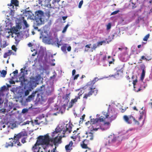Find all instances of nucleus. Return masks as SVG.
Masks as SVG:
<instances>
[{
  "label": "nucleus",
  "instance_id": "f257e3e1",
  "mask_svg": "<svg viewBox=\"0 0 152 152\" xmlns=\"http://www.w3.org/2000/svg\"><path fill=\"white\" fill-rule=\"evenodd\" d=\"M115 116L111 115L110 112H103L102 115L99 118L91 119L90 121L86 123L91 126V131H96L100 129L102 130H106L110 128V123L115 119Z\"/></svg>",
  "mask_w": 152,
  "mask_h": 152
},
{
  "label": "nucleus",
  "instance_id": "f03ea898",
  "mask_svg": "<svg viewBox=\"0 0 152 152\" xmlns=\"http://www.w3.org/2000/svg\"><path fill=\"white\" fill-rule=\"evenodd\" d=\"M72 127L69 124H64L60 127L58 126L55 131L52 133V137L54 138H51V142H53L55 146H57L62 142V137H65L66 133H69L72 131Z\"/></svg>",
  "mask_w": 152,
  "mask_h": 152
},
{
  "label": "nucleus",
  "instance_id": "7ed1b4c3",
  "mask_svg": "<svg viewBox=\"0 0 152 152\" xmlns=\"http://www.w3.org/2000/svg\"><path fill=\"white\" fill-rule=\"evenodd\" d=\"M27 135V133L25 130H23L19 133L16 134H15L13 139L11 138L12 140L8 142H7L6 143L5 147L8 148L9 147H13L15 146H20L22 144L20 143L19 139ZM10 140V138H9Z\"/></svg>",
  "mask_w": 152,
  "mask_h": 152
},
{
  "label": "nucleus",
  "instance_id": "20e7f679",
  "mask_svg": "<svg viewBox=\"0 0 152 152\" xmlns=\"http://www.w3.org/2000/svg\"><path fill=\"white\" fill-rule=\"evenodd\" d=\"M50 142H51V138L50 137L48 134L44 136H39L37 138L36 142L33 146L32 150L34 152L36 151L39 152V149L37 147L38 146L40 145L48 146L50 145Z\"/></svg>",
  "mask_w": 152,
  "mask_h": 152
},
{
  "label": "nucleus",
  "instance_id": "39448f33",
  "mask_svg": "<svg viewBox=\"0 0 152 152\" xmlns=\"http://www.w3.org/2000/svg\"><path fill=\"white\" fill-rule=\"evenodd\" d=\"M96 82V78L93 80L88 82L87 84V88L89 91L88 93L91 96L93 94L96 95L97 94L98 90L95 87L93 86L94 84Z\"/></svg>",
  "mask_w": 152,
  "mask_h": 152
},
{
  "label": "nucleus",
  "instance_id": "423d86ee",
  "mask_svg": "<svg viewBox=\"0 0 152 152\" xmlns=\"http://www.w3.org/2000/svg\"><path fill=\"white\" fill-rule=\"evenodd\" d=\"M123 118L124 121L128 124H132V121H133L135 124L137 125L140 124L139 121L136 120L135 118L132 115L129 116L124 115V116Z\"/></svg>",
  "mask_w": 152,
  "mask_h": 152
},
{
  "label": "nucleus",
  "instance_id": "0eeeda50",
  "mask_svg": "<svg viewBox=\"0 0 152 152\" xmlns=\"http://www.w3.org/2000/svg\"><path fill=\"white\" fill-rule=\"evenodd\" d=\"M116 140V137L114 135H110L106 140L105 145H110L112 143L115 142Z\"/></svg>",
  "mask_w": 152,
  "mask_h": 152
},
{
  "label": "nucleus",
  "instance_id": "6e6552de",
  "mask_svg": "<svg viewBox=\"0 0 152 152\" xmlns=\"http://www.w3.org/2000/svg\"><path fill=\"white\" fill-rule=\"evenodd\" d=\"M39 3L41 6H44L49 8H51L50 1L51 0H38Z\"/></svg>",
  "mask_w": 152,
  "mask_h": 152
},
{
  "label": "nucleus",
  "instance_id": "1a4fd4ad",
  "mask_svg": "<svg viewBox=\"0 0 152 152\" xmlns=\"http://www.w3.org/2000/svg\"><path fill=\"white\" fill-rule=\"evenodd\" d=\"M35 18L37 20H42V17L44 15L43 12L40 10H38L35 12Z\"/></svg>",
  "mask_w": 152,
  "mask_h": 152
},
{
  "label": "nucleus",
  "instance_id": "9d476101",
  "mask_svg": "<svg viewBox=\"0 0 152 152\" xmlns=\"http://www.w3.org/2000/svg\"><path fill=\"white\" fill-rule=\"evenodd\" d=\"M74 147V143L72 141H70L69 144L65 146V149L66 152H70L72 150L73 148Z\"/></svg>",
  "mask_w": 152,
  "mask_h": 152
},
{
  "label": "nucleus",
  "instance_id": "9b49d317",
  "mask_svg": "<svg viewBox=\"0 0 152 152\" xmlns=\"http://www.w3.org/2000/svg\"><path fill=\"white\" fill-rule=\"evenodd\" d=\"M88 143V140H87V139H84L81 143L80 145L82 148H88L89 150H90L91 149L89 148L87 146Z\"/></svg>",
  "mask_w": 152,
  "mask_h": 152
},
{
  "label": "nucleus",
  "instance_id": "f8f14e48",
  "mask_svg": "<svg viewBox=\"0 0 152 152\" xmlns=\"http://www.w3.org/2000/svg\"><path fill=\"white\" fill-rule=\"evenodd\" d=\"M86 137L87 139V140H88V141L89 140H92L93 139L94 135L92 133L86 132Z\"/></svg>",
  "mask_w": 152,
  "mask_h": 152
},
{
  "label": "nucleus",
  "instance_id": "ddd939ff",
  "mask_svg": "<svg viewBox=\"0 0 152 152\" xmlns=\"http://www.w3.org/2000/svg\"><path fill=\"white\" fill-rule=\"evenodd\" d=\"M15 36V44L16 45L18 44L21 38L20 34L19 32H18V33H16Z\"/></svg>",
  "mask_w": 152,
  "mask_h": 152
},
{
  "label": "nucleus",
  "instance_id": "4468645a",
  "mask_svg": "<svg viewBox=\"0 0 152 152\" xmlns=\"http://www.w3.org/2000/svg\"><path fill=\"white\" fill-rule=\"evenodd\" d=\"M73 133L74 134H72V135L71 137V138L74 141H75L77 138L78 135L79 133L77 132V131L75 130L74 131Z\"/></svg>",
  "mask_w": 152,
  "mask_h": 152
},
{
  "label": "nucleus",
  "instance_id": "2eb2a0df",
  "mask_svg": "<svg viewBox=\"0 0 152 152\" xmlns=\"http://www.w3.org/2000/svg\"><path fill=\"white\" fill-rule=\"evenodd\" d=\"M37 91H35L32 93L31 95H29L28 98L26 99V100L27 102H30L32 100L35 95V94L37 93Z\"/></svg>",
  "mask_w": 152,
  "mask_h": 152
},
{
  "label": "nucleus",
  "instance_id": "dca6fc26",
  "mask_svg": "<svg viewBox=\"0 0 152 152\" xmlns=\"http://www.w3.org/2000/svg\"><path fill=\"white\" fill-rule=\"evenodd\" d=\"M79 98V97H77L76 96L75 99H72L70 102L71 104L70 107H72L73 105L77 101L78 99H80Z\"/></svg>",
  "mask_w": 152,
  "mask_h": 152
},
{
  "label": "nucleus",
  "instance_id": "f3484780",
  "mask_svg": "<svg viewBox=\"0 0 152 152\" xmlns=\"http://www.w3.org/2000/svg\"><path fill=\"white\" fill-rule=\"evenodd\" d=\"M143 107H142V108H141V109L142 110L141 112L140 111V117L139 118V120L138 121H139V122H140V120L141 119H142V118L143 116V115L144 114H145L146 112L145 111V110H143Z\"/></svg>",
  "mask_w": 152,
  "mask_h": 152
},
{
  "label": "nucleus",
  "instance_id": "a211bd4d",
  "mask_svg": "<svg viewBox=\"0 0 152 152\" xmlns=\"http://www.w3.org/2000/svg\"><path fill=\"white\" fill-rule=\"evenodd\" d=\"M60 42L61 41H59L58 38H55L54 43L58 48H59L60 46L61 45V44L60 43Z\"/></svg>",
  "mask_w": 152,
  "mask_h": 152
},
{
  "label": "nucleus",
  "instance_id": "6ab92c4d",
  "mask_svg": "<svg viewBox=\"0 0 152 152\" xmlns=\"http://www.w3.org/2000/svg\"><path fill=\"white\" fill-rule=\"evenodd\" d=\"M12 53V51L11 50H9L8 52L5 53L4 55V58H6L8 56H10Z\"/></svg>",
  "mask_w": 152,
  "mask_h": 152
},
{
  "label": "nucleus",
  "instance_id": "aec40b11",
  "mask_svg": "<svg viewBox=\"0 0 152 152\" xmlns=\"http://www.w3.org/2000/svg\"><path fill=\"white\" fill-rule=\"evenodd\" d=\"M134 89L135 91L138 92L142 90V89L141 87H140L139 85H137L136 86H134Z\"/></svg>",
  "mask_w": 152,
  "mask_h": 152
},
{
  "label": "nucleus",
  "instance_id": "412c9836",
  "mask_svg": "<svg viewBox=\"0 0 152 152\" xmlns=\"http://www.w3.org/2000/svg\"><path fill=\"white\" fill-rule=\"evenodd\" d=\"M11 3L15 6H18L19 2L18 0H11Z\"/></svg>",
  "mask_w": 152,
  "mask_h": 152
},
{
  "label": "nucleus",
  "instance_id": "4be33fe9",
  "mask_svg": "<svg viewBox=\"0 0 152 152\" xmlns=\"http://www.w3.org/2000/svg\"><path fill=\"white\" fill-rule=\"evenodd\" d=\"M67 44H64L61 47V50L64 52H66V48L67 47Z\"/></svg>",
  "mask_w": 152,
  "mask_h": 152
},
{
  "label": "nucleus",
  "instance_id": "5701e85b",
  "mask_svg": "<svg viewBox=\"0 0 152 152\" xmlns=\"http://www.w3.org/2000/svg\"><path fill=\"white\" fill-rule=\"evenodd\" d=\"M120 72L121 73H122V72H121L120 70H119L117 71L116 74H115L114 75H111V76L112 77H114L115 78H117L119 76V72Z\"/></svg>",
  "mask_w": 152,
  "mask_h": 152
},
{
  "label": "nucleus",
  "instance_id": "b1692460",
  "mask_svg": "<svg viewBox=\"0 0 152 152\" xmlns=\"http://www.w3.org/2000/svg\"><path fill=\"white\" fill-rule=\"evenodd\" d=\"M145 71L144 69H143L142 71L140 79L142 81H143V79L144 78L145 76Z\"/></svg>",
  "mask_w": 152,
  "mask_h": 152
},
{
  "label": "nucleus",
  "instance_id": "393cba45",
  "mask_svg": "<svg viewBox=\"0 0 152 152\" xmlns=\"http://www.w3.org/2000/svg\"><path fill=\"white\" fill-rule=\"evenodd\" d=\"M18 30L16 28H13L11 30V32L12 33V35L13 34H15L16 33H18Z\"/></svg>",
  "mask_w": 152,
  "mask_h": 152
},
{
  "label": "nucleus",
  "instance_id": "a878e982",
  "mask_svg": "<svg viewBox=\"0 0 152 152\" xmlns=\"http://www.w3.org/2000/svg\"><path fill=\"white\" fill-rule=\"evenodd\" d=\"M2 43H3V44L2 45L1 42H0V45H1V48H5L7 45L6 44L7 43H6V41H3Z\"/></svg>",
  "mask_w": 152,
  "mask_h": 152
},
{
  "label": "nucleus",
  "instance_id": "bb28decb",
  "mask_svg": "<svg viewBox=\"0 0 152 152\" xmlns=\"http://www.w3.org/2000/svg\"><path fill=\"white\" fill-rule=\"evenodd\" d=\"M7 71L5 70H3L1 72V76L2 77H5Z\"/></svg>",
  "mask_w": 152,
  "mask_h": 152
},
{
  "label": "nucleus",
  "instance_id": "cd10ccee",
  "mask_svg": "<svg viewBox=\"0 0 152 152\" xmlns=\"http://www.w3.org/2000/svg\"><path fill=\"white\" fill-rule=\"evenodd\" d=\"M23 24L25 25V28H27L29 26L28 25V24L27 23L26 20H25L24 19V18H23Z\"/></svg>",
  "mask_w": 152,
  "mask_h": 152
},
{
  "label": "nucleus",
  "instance_id": "c85d7f7f",
  "mask_svg": "<svg viewBox=\"0 0 152 152\" xmlns=\"http://www.w3.org/2000/svg\"><path fill=\"white\" fill-rule=\"evenodd\" d=\"M91 96V95L89 93H88L85 94L83 96V99H88V97H90Z\"/></svg>",
  "mask_w": 152,
  "mask_h": 152
},
{
  "label": "nucleus",
  "instance_id": "c756f323",
  "mask_svg": "<svg viewBox=\"0 0 152 152\" xmlns=\"http://www.w3.org/2000/svg\"><path fill=\"white\" fill-rule=\"evenodd\" d=\"M7 89V87L6 86H4L1 87L0 89V95L2 93L3 91H4Z\"/></svg>",
  "mask_w": 152,
  "mask_h": 152
},
{
  "label": "nucleus",
  "instance_id": "7c9ffc66",
  "mask_svg": "<svg viewBox=\"0 0 152 152\" xmlns=\"http://www.w3.org/2000/svg\"><path fill=\"white\" fill-rule=\"evenodd\" d=\"M112 60H110L109 59H108L107 61L108 62L109 64V66H110V65L112 64H114V62L115 61V59L113 58H112Z\"/></svg>",
  "mask_w": 152,
  "mask_h": 152
},
{
  "label": "nucleus",
  "instance_id": "2f4dec72",
  "mask_svg": "<svg viewBox=\"0 0 152 152\" xmlns=\"http://www.w3.org/2000/svg\"><path fill=\"white\" fill-rule=\"evenodd\" d=\"M84 93V91H83L82 90H80L79 93L78 94V96H76L77 97H79L80 98L79 99H80V97L82 95V94H83Z\"/></svg>",
  "mask_w": 152,
  "mask_h": 152
},
{
  "label": "nucleus",
  "instance_id": "473e14b6",
  "mask_svg": "<svg viewBox=\"0 0 152 152\" xmlns=\"http://www.w3.org/2000/svg\"><path fill=\"white\" fill-rule=\"evenodd\" d=\"M150 34H147L146 36H145L144 38L143 39V40L144 41H147L148 38L149 37Z\"/></svg>",
  "mask_w": 152,
  "mask_h": 152
},
{
  "label": "nucleus",
  "instance_id": "72a5a7b5",
  "mask_svg": "<svg viewBox=\"0 0 152 152\" xmlns=\"http://www.w3.org/2000/svg\"><path fill=\"white\" fill-rule=\"evenodd\" d=\"M27 136H26V137ZM25 137H26V136L23 137H23L21 139V142L22 143H24L26 142V138Z\"/></svg>",
  "mask_w": 152,
  "mask_h": 152
},
{
  "label": "nucleus",
  "instance_id": "f704fd0d",
  "mask_svg": "<svg viewBox=\"0 0 152 152\" xmlns=\"http://www.w3.org/2000/svg\"><path fill=\"white\" fill-rule=\"evenodd\" d=\"M45 89V86L42 85L41 86L40 88H39L38 90V91H42L43 90H44Z\"/></svg>",
  "mask_w": 152,
  "mask_h": 152
},
{
  "label": "nucleus",
  "instance_id": "c9c22d12",
  "mask_svg": "<svg viewBox=\"0 0 152 152\" xmlns=\"http://www.w3.org/2000/svg\"><path fill=\"white\" fill-rule=\"evenodd\" d=\"M69 26V25L68 24H67L64 27L62 31L63 33H64L66 31V29Z\"/></svg>",
  "mask_w": 152,
  "mask_h": 152
},
{
  "label": "nucleus",
  "instance_id": "e433bc0d",
  "mask_svg": "<svg viewBox=\"0 0 152 152\" xmlns=\"http://www.w3.org/2000/svg\"><path fill=\"white\" fill-rule=\"evenodd\" d=\"M105 43V42L104 41H101L97 43V46L102 45L103 43Z\"/></svg>",
  "mask_w": 152,
  "mask_h": 152
},
{
  "label": "nucleus",
  "instance_id": "4c0bfd02",
  "mask_svg": "<svg viewBox=\"0 0 152 152\" xmlns=\"http://www.w3.org/2000/svg\"><path fill=\"white\" fill-rule=\"evenodd\" d=\"M28 111V109L26 108H24L23 109L22 111V113H25L26 112H27Z\"/></svg>",
  "mask_w": 152,
  "mask_h": 152
},
{
  "label": "nucleus",
  "instance_id": "58836bf2",
  "mask_svg": "<svg viewBox=\"0 0 152 152\" xmlns=\"http://www.w3.org/2000/svg\"><path fill=\"white\" fill-rule=\"evenodd\" d=\"M97 45L96 44H94L93 45V46L92 48V50H95L97 47Z\"/></svg>",
  "mask_w": 152,
  "mask_h": 152
},
{
  "label": "nucleus",
  "instance_id": "ea45409f",
  "mask_svg": "<svg viewBox=\"0 0 152 152\" xmlns=\"http://www.w3.org/2000/svg\"><path fill=\"white\" fill-rule=\"evenodd\" d=\"M36 79L37 81H39L41 79V77L40 75H38L36 76Z\"/></svg>",
  "mask_w": 152,
  "mask_h": 152
},
{
  "label": "nucleus",
  "instance_id": "a19ab883",
  "mask_svg": "<svg viewBox=\"0 0 152 152\" xmlns=\"http://www.w3.org/2000/svg\"><path fill=\"white\" fill-rule=\"evenodd\" d=\"M83 0H81L80 2L78 5V7L79 8H81L82 5L83 4Z\"/></svg>",
  "mask_w": 152,
  "mask_h": 152
},
{
  "label": "nucleus",
  "instance_id": "79ce46f5",
  "mask_svg": "<svg viewBox=\"0 0 152 152\" xmlns=\"http://www.w3.org/2000/svg\"><path fill=\"white\" fill-rule=\"evenodd\" d=\"M111 28V24L110 23H109L107 26V30L110 29Z\"/></svg>",
  "mask_w": 152,
  "mask_h": 152
},
{
  "label": "nucleus",
  "instance_id": "37998d69",
  "mask_svg": "<svg viewBox=\"0 0 152 152\" xmlns=\"http://www.w3.org/2000/svg\"><path fill=\"white\" fill-rule=\"evenodd\" d=\"M12 50H14L15 52H16L17 50V48L15 45H13L12 46Z\"/></svg>",
  "mask_w": 152,
  "mask_h": 152
},
{
  "label": "nucleus",
  "instance_id": "c03bdc74",
  "mask_svg": "<svg viewBox=\"0 0 152 152\" xmlns=\"http://www.w3.org/2000/svg\"><path fill=\"white\" fill-rule=\"evenodd\" d=\"M145 58H146V61H150L152 59V58L150 56H146V57H145Z\"/></svg>",
  "mask_w": 152,
  "mask_h": 152
},
{
  "label": "nucleus",
  "instance_id": "a18cd8bd",
  "mask_svg": "<svg viewBox=\"0 0 152 152\" xmlns=\"http://www.w3.org/2000/svg\"><path fill=\"white\" fill-rule=\"evenodd\" d=\"M132 8L134 9L137 6H136L135 3H134L133 2H132Z\"/></svg>",
  "mask_w": 152,
  "mask_h": 152
},
{
  "label": "nucleus",
  "instance_id": "49530a36",
  "mask_svg": "<svg viewBox=\"0 0 152 152\" xmlns=\"http://www.w3.org/2000/svg\"><path fill=\"white\" fill-rule=\"evenodd\" d=\"M137 79H136L135 80H134L133 81V86H136V83L137 82Z\"/></svg>",
  "mask_w": 152,
  "mask_h": 152
},
{
  "label": "nucleus",
  "instance_id": "de8ad7c7",
  "mask_svg": "<svg viewBox=\"0 0 152 152\" xmlns=\"http://www.w3.org/2000/svg\"><path fill=\"white\" fill-rule=\"evenodd\" d=\"M29 93V91L28 90H26L25 92V95L27 96Z\"/></svg>",
  "mask_w": 152,
  "mask_h": 152
},
{
  "label": "nucleus",
  "instance_id": "09e8293b",
  "mask_svg": "<svg viewBox=\"0 0 152 152\" xmlns=\"http://www.w3.org/2000/svg\"><path fill=\"white\" fill-rule=\"evenodd\" d=\"M119 11V10H117V11H115L113 12H112L111 14V15H114L117 14L118 12Z\"/></svg>",
  "mask_w": 152,
  "mask_h": 152
},
{
  "label": "nucleus",
  "instance_id": "8fccbe9b",
  "mask_svg": "<svg viewBox=\"0 0 152 152\" xmlns=\"http://www.w3.org/2000/svg\"><path fill=\"white\" fill-rule=\"evenodd\" d=\"M107 58V56L106 55H104L102 57L101 61H104L106 60Z\"/></svg>",
  "mask_w": 152,
  "mask_h": 152
},
{
  "label": "nucleus",
  "instance_id": "3c124183",
  "mask_svg": "<svg viewBox=\"0 0 152 152\" xmlns=\"http://www.w3.org/2000/svg\"><path fill=\"white\" fill-rule=\"evenodd\" d=\"M44 119H45V121H39L40 124H46V119L45 118Z\"/></svg>",
  "mask_w": 152,
  "mask_h": 152
},
{
  "label": "nucleus",
  "instance_id": "603ef678",
  "mask_svg": "<svg viewBox=\"0 0 152 152\" xmlns=\"http://www.w3.org/2000/svg\"><path fill=\"white\" fill-rule=\"evenodd\" d=\"M146 58H145V57L144 56H141V57L140 58V61H142V60H146Z\"/></svg>",
  "mask_w": 152,
  "mask_h": 152
},
{
  "label": "nucleus",
  "instance_id": "864d4df0",
  "mask_svg": "<svg viewBox=\"0 0 152 152\" xmlns=\"http://www.w3.org/2000/svg\"><path fill=\"white\" fill-rule=\"evenodd\" d=\"M71 50V47L70 46H69L67 47V50L69 52Z\"/></svg>",
  "mask_w": 152,
  "mask_h": 152
},
{
  "label": "nucleus",
  "instance_id": "5fc2aeb1",
  "mask_svg": "<svg viewBox=\"0 0 152 152\" xmlns=\"http://www.w3.org/2000/svg\"><path fill=\"white\" fill-rule=\"evenodd\" d=\"M79 76V74L76 75L74 77V80H75L77 79Z\"/></svg>",
  "mask_w": 152,
  "mask_h": 152
},
{
  "label": "nucleus",
  "instance_id": "6e6d98bb",
  "mask_svg": "<svg viewBox=\"0 0 152 152\" xmlns=\"http://www.w3.org/2000/svg\"><path fill=\"white\" fill-rule=\"evenodd\" d=\"M18 70H16L15 71L13 72V73L14 74V75H16L18 73Z\"/></svg>",
  "mask_w": 152,
  "mask_h": 152
},
{
  "label": "nucleus",
  "instance_id": "4d7b16f0",
  "mask_svg": "<svg viewBox=\"0 0 152 152\" xmlns=\"http://www.w3.org/2000/svg\"><path fill=\"white\" fill-rule=\"evenodd\" d=\"M34 122L36 125H39L40 124L39 122V123L38 122V120H34Z\"/></svg>",
  "mask_w": 152,
  "mask_h": 152
},
{
  "label": "nucleus",
  "instance_id": "13d9d810",
  "mask_svg": "<svg viewBox=\"0 0 152 152\" xmlns=\"http://www.w3.org/2000/svg\"><path fill=\"white\" fill-rule=\"evenodd\" d=\"M83 87H81V88H78V89H76L75 90V91H80V90H82V89H83Z\"/></svg>",
  "mask_w": 152,
  "mask_h": 152
},
{
  "label": "nucleus",
  "instance_id": "bf43d9fd",
  "mask_svg": "<svg viewBox=\"0 0 152 152\" xmlns=\"http://www.w3.org/2000/svg\"><path fill=\"white\" fill-rule=\"evenodd\" d=\"M76 73V70L75 69H74L72 70V75L73 76Z\"/></svg>",
  "mask_w": 152,
  "mask_h": 152
},
{
  "label": "nucleus",
  "instance_id": "052dcab7",
  "mask_svg": "<svg viewBox=\"0 0 152 152\" xmlns=\"http://www.w3.org/2000/svg\"><path fill=\"white\" fill-rule=\"evenodd\" d=\"M60 1V0H54L53 1L52 3L53 4H54V3H56V2H57L58 3Z\"/></svg>",
  "mask_w": 152,
  "mask_h": 152
},
{
  "label": "nucleus",
  "instance_id": "680f3d73",
  "mask_svg": "<svg viewBox=\"0 0 152 152\" xmlns=\"http://www.w3.org/2000/svg\"><path fill=\"white\" fill-rule=\"evenodd\" d=\"M133 110H136V111H138V110L136 108V106H134L133 107Z\"/></svg>",
  "mask_w": 152,
  "mask_h": 152
},
{
  "label": "nucleus",
  "instance_id": "e2e57ef3",
  "mask_svg": "<svg viewBox=\"0 0 152 152\" xmlns=\"http://www.w3.org/2000/svg\"><path fill=\"white\" fill-rule=\"evenodd\" d=\"M91 45V44L86 45L85 47L88 48H90V46Z\"/></svg>",
  "mask_w": 152,
  "mask_h": 152
},
{
  "label": "nucleus",
  "instance_id": "0e129e2a",
  "mask_svg": "<svg viewBox=\"0 0 152 152\" xmlns=\"http://www.w3.org/2000/svg\"><path fill=\"white\" fill-rule=\"evenodd\" d=\"M56 147H55V148L54 149H53V150H52L50 152H56Z\"/></svg>",
  "mask_w": 152,
  "mask_h": 152
},
{
  "label": "nucleus",
  "instance_id": "69168bd1",
  "mask_svg": "<svg viewBox=\"0 0 152 152\" xmlns=\"http://www.w3.org/2000/svg\"><path fill=\"white\" fill-rule=\"evenodd\" d=\"M67 17V16H64L62 17V19L63 20H64L66 19Z\"/></svg>",
  "mask_w": 152,
  "mask_h": 152
},
{
  "label": "nucleus",
  "instance_id": "338daca9",
  "mask_svg": "<svg viewBox=\"0 0 152 152\" xmlns=\"http://www.w3.org/2000/svg\"><path fill=\"white\" fill-rule=\"evenodd\" d=\"M126 78L129 82H130V78L129 76L126 77Z\"/></svg>",
  "mask_w": 152,
  "mask_h": 152
},
{
  "label": "nucleus",
  "instance_id": "774afa93",
  "mask_svg": "<svg viewBox=\"0 0 152 152\" xmlns=\"http://www.w3.org/2000/svg\"><path fill=\"white\" fill-rule=\"evenodd\" d=\"M28 45L29 47H31L32 46V45L31 42H29L28 44Z\"/></svg>",
  "mask_w": 152,
  "mask_h": 152
}]
</instances>
